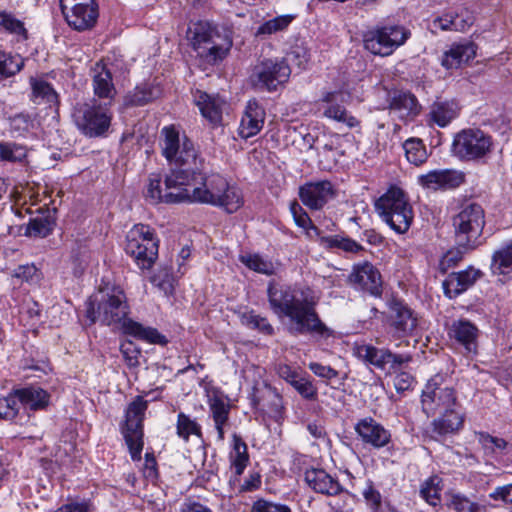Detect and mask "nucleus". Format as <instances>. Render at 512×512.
I'll return each mask as SVG.
<instances>
[{
    "label": "nucleus",
    "instance_id": "obj_1",
    "mask_svg": "<svg viewBox=\"0 0 512 512\" xmlns=\"http://www.w3.org/2000/svg\"><path fill=\"white\" fill-rule=\"evenodd\" d=\"M267 294L273 312L289 319L291 333L312 334L323 339L333 335V331L321 321L316 311L318 299L309 287L296 288L270 283Z\"/></svg>",
    "mask_w": 512,
    "mask_h": 512
},
{
    "label": "nucleus",
    "instance_id": "obj_2",
    "mask_svg": "<svg viewBox=\"0 0 512 512\" xmlns=\"http://www.w3.org/2000/svg\"><path fill=\"white\" fill-rule=\"evenodd\" d=\"M186 38L200 61L209 65L222 62L233 46L230 31L208 21L191 23Z\"/></svg>",
    "mask_w": 512,
    "mask_h": 512
},
{
    "label": "nucleus",
    "instance_id": "obj_3",
    "mask_svg": "<svg viewBox=\"0 0 512 512\" xmlns=\"http://www.w3.org/2000/svg\"><path fill=\"white\" fill-rule=\"evenodd\" d=\"M128 313L125 293L119 287H112L91 296L86 308V316L91 323L98 321L105 325L121 323Z\"/></svg>",
    "mask_w": 512,
    "mask_h": 512
},
{
    "label": "nucleus",
    "instance_id": "obj_4",
    "mask_svg": "<svg viewBox=\"0 0 512 512\" xmlns=\"http://www.w3.org/2000/svg\"><path fill=\"white\" fill-rule=\"evenodd\" d=\"M375 209L382 220L399 234L406 233L414 219L408 196L396 186L390 187L377 199Z\"/></svg>",
    "mask_w": 512,
    "mask_h": 512
},
{
    "label": "nucleus",
    "instance_id": "obj_5",
    "mask_svg": "<svg viewBox=\"0 0 512 512\" xmlns=\"http://www.w3.org/2000/svg\"><path fill=\"white\" fill-rule=\"evenodd\" d=\"M162 155L170 165L180 168L202 167L203 160L198 156L193 142L173 126H165L161 130Z\"/></svg>",
    "mask_w": 512,
    "mask_h": 512
},
{
    "label": "nucleus",
    "instance_id": "obj_6",
    "mask_svg": "<svg viewBox=\"0 0 512 512\" xmlns=\"http://www.w3.org/2000/svg\"><path fill=\"white\" fill-rule=\"evenodd\" d=\"M158 248L159 239L150 226L136 224L128 231L125 251L140 269L152 268L158 258Z\"/></svg>",
    "mask_w": 512,
    "mask_h": 512
},
{
    "label": "nucleus",
    "instance_id": "obj_7",
    "mask_svg": "<svg viewBox=\"0 0 512 512\" xmlns=\"http://www.w3.org/2000/svg\"><path fill=\"white\" fill-rule=\"evenodd\" d=\"M484 225V210L481 205L476 203L463 205L453 218L457 240L466 249H473L478 245Z\"/></svg>",
    "mask_w": 512,
    "mask_h": 512
},
{
    "label": "nucleus",
    "instance_id": "obj_8",
    "mask_svg": "<svg viewBox=\"0 0 512 512\" xmlns=\"http://www.w3.org/2000/svg\"><path fill=\"white\" fill-rule=\"evenodd\" d=\"M421 404L427 416L434 415L441 409L461 407L454 386L443 374H436L428 380L422 391Z\"/></svg>",
    "mask_w": 512,
    "mask_h": 512
},
{
    "label": "nucleus",
    "instance_id": "obj_9",
    "mask_svg": "<svg viewBox=\"0 0 512 512\" xmlns=\"http://www.w3.org/2000/svg\"><path fill=\"white\" fill-rule=\"evenodd\" d=\"M409 29L400 25L377 27L363 35L364 48L382 57L391 55L410 38Z\"/></svg>",
    "mask_w": 512,
    "mask_h": 512
},
{
    "label": "nucleus",
    "instance_id": "obj_10",
    "mask_svg": "<svg viewBox=\"0 0 512 512\" xmlns=\"http://www.w3.org/2000/svg\"><path fill=\"white\" fill-rule=\"evenodd\" d=\"M148 402L142 396H136L127 406L125 421L121 432L129 448L132 460L139 461L143 449V420Z\"/></svg>",
    "mask_w": 512,
    "mask_h": 512
},
{
    "label": "nucleus",
    "instance_id": "obj_11",
    "mask_svg": "<svg viewBox=\"0 0 512 512\" xmlns=\"http://www.w3.org/2000/svg\"><path fill=\"white\" fill-rule=\"evenodd\" d=\"M73 118L78 129L86 136L99 137L109 129L112 113L107 103H85L75 108Z\"/></svg>",
    "mask_w": 512,
    "mask_h": 512
},
{
    "label": "nucleus",
    "instance_id": "obj_12",
    "mask_svg": "<svg viewBox=\"0 0 512 512\" xmlns=\"http://www.w3.org/2000/svg\"><path fill=\"white\" fill-rule=\"evenodd\" d=\"M452 147L454 154L462 160H479L492 151L493 140L480 129H464L456 134Z\"/></svg>",
    "mask_w": 512,
    "mask_h": 512
},
{
    "label": "nucleus",
    "instance_id": "obj_13",
    "mask_svg": "<svg viewBox=\"0 0 512 512\" xmlns=\"http://www.w3.org/2000/svg\"><path fill=\"white\" fill-rule=\"evenodd\" d=\"M61 12L72 29L83 32L92 29L99 17L96 0H59Z\"/></svg>",
    "mask_w": 512,
    "mask_h": 512
},
{
    "label": "nucleus",
    "instance_id": "obj_14",
    "mask_svg": "<svg viewBox=\"0 0 512 512\" xmlns=\"http://www.w3.org/2000/svg\"><path fill=\"white\" fill-rule=\"evenodd\" d=\"M355 354L362 361L388 373L397 372L413 359L409 353H393L388 348H377L370 344L357 345Z\"/></svg>",
    "mask_w": 512,
    "mask_h": 512
},
{
    "label": "nucleus",
    "instance_id": "obj_15",
    "mask_svg": "<svg viewBox=\"0 0 512 512\" xmlns=\"http://www.w3.org/2000/svg\"><path fill=\"white\" fill-rule=\"evenodd\" d=\"M291 69L285 59H264L255 65L252 84L260 89L275 91L289 80Z\"/></svg>",
    "mask_w": 512,
    "mask_h": 512
},
{
    "label": "nucleus",
    "instance_id": "obj_16",
    "mask_svg": "<svg viewBox=\"0 0 512 512\" xmlns=\"http://www.w3.org/2000/svg\"><path fill=\"white\" fill-rule=\"evenodd\" d=\"M199 167H175L166 175L164 183L167 184V199L169 204L191 203L192 189L195 187Z\"/></svg>",
    "mask_w": 512,
    "mask_h": 512
},
{
    "label": "nucleus",
    "instance_id": "obj_17",
    "mask_svg": "<svg viewBox=\"0 0 512 512\" xmlns=\"http://www.w3.org/2000/svg\"><path fill=\"white\" fill-rule=\"evenodd\" d=\"M195 187L191 190V203L209 204L214 206L219 201L220 192L224 189L225 178L219 174L207 175L204 165L199 167Z\"/></svg>",
    "mask_w": 512,
    "mask_h": 512
},
{
    "label": "nucleus",
    "instance_id": "obj_18",
    "mask_svg": "<svg viewBox=\"0 0 512 512\" xmlns=\"http://www.w3.org/2000/svg\"><path fill=\"white\" fill-rule=\"evenodd\" d=\"M336 197V190L328 180L308 182L299 188L301 202L311 210H320Z\"/></svg>",
    "mask_w": 512,
    "mask_h": 512
},
{
    "label": "nucleus",
    "instance_id": "obj_19",
    "mask_svg": "<svg viewBox=\"0 0 512 512\" xmlns=\"http://www.w3.org/2000/svg\"><path fill=\"white\" fill-rule=\"evenodd\" d=\"M339 102H343L341 90L324 91L320 98V103L323 105V116L342 123L348 128L358 127L360 121L350 114Z\"/></svg>",
    "mask_w": 512,
    "mask_h": 512
},
{
    "label": "nucleus",
    "instance_id": "obj_20",
    "mask_svg": "<svg viewBox=\"0 0 512 512\" xmlns=\"http://www.w3.org/2000/svg\"><path fill=\"white\" fill-rule=\"evenodd\" d=\"M348 281L357 289L366 291L371 295L381 294V274L376 267L367 261L353 266Z\"/></svg>",
    "mask_w": 512,
    "mask_h": 512
},
{
    "label": "nucleus",
    "instance_id": "obj_21",
    "mask_svg": "<svg viewBox=\"0 0 512 512\" xmlns=\"http://www.w3.org/2000/svg\"><path fill=\"white\" fill-rule=\"evenodd\" d=\"M355 432L364 444L380 449L391 442V433L372 417L360 419L355 424Z\"/></svg>",
    "mask_w": 512,
    "mask_h": 512
},
{
    "label": "nucleus",
    "instance_id": "obj_22",
    "mask_svg": "<svg viewBox=\"0 0 512 512\" xmlns=\"http://www.w3.org/2000/svg\"><path fill=\"white\" fill-rule=\"evenodd\" d=\"M388 323L392 336L401 338L413 333L417 327V317L407 305L393 302L390 305Z\"/></svg>",
    "mask_w": 512,
    "mask_h": 512
},
{
    "label": "nucleus",
    "instance_id": "obj_23",
    "mask_svg": "<svg viewBox=\"0 0 512 512\" xmlns=\"http://www.w3.org/2000/svg\"><path fill=\"white\" fill-rule=\"evenodd\" d=\"M465 176L462 172L442 169L432 170L418 176V183L425 189H453L464 183Z\"/></svg>",
    "mask_w": 512,
    "mask_h": 512
},
{
    "label": "nucleus",
    "instance_id": "obj_24",
    "mask_svg": "<svg viewBox=\"0 0 512 512\" xmlns=\"http://www.w3.org/2000/svg\"><path fill=\"white\" fill-rule=\"evenodd\" d=\"M450 339L465 349L466 353L476 354L478 349L479 329L467 319L453 321L448 330Z\"/></svg>",
    "mask_w": 512,
    "mask_h": 512
},
{
    "label": "nucleus",
    "instance_id": "obj_25",
    "mask_svg": "<svg viewBox=\"0 0 512 512\" xmlns=\"http://www.w3.org/2000/svg\"><path fill=\"white\" fill-rule=\"evenodd\" d=\"M265 116L264 108L255 99L249 100L241 118L239 135L244 139L257 135L263 128Z\"/></svg>",
    "mask_w": 512,
    "mask_h": 512
},
{
    "label": "nucleus",
    "instance_id": "obj_26",
    "mask_svg": "<svg viewBox=\"0 0 512 512\" xmlns=\"http://www.w3.org/2000/svg\"><path fill=\"white\" fill-rule=\"evenodd\" d=\"M305 481L316 493L328 496H337L343 490L338 479L323 469H309L305 472Z\"/></svg>",
    "mask_w": 512,
    "mask_h": 512
},
{
    "label": "nucleus",
    "instance_id": "obj_27",
    "mask_svg": "<svg viewBox=\"0 0 512 512\" xmlns=\"http://www.w3.org/2000/svg\"><path fill=\"white\" fill-rule=\"evenodd\" d=\"M477 46L470 41L454 43L443 53L441 65L446 69H458L476 57Z\"/></svg>",
    "mask_w": 512,
    "mask_h": 512
},
{
    "label": "nucleus",
    "instance_id": "obj_28",
    "mask_svg": "<svg viewBox=\"0 0 512 512\" xmlns=\"http://www.w3.org/2000/svg\"><path fill=\"white\" fill-rule=\"evenodd\" d=\"M194 102L202 116L211 124L218 125L221 123L223 107L225 105V101L222 98L197 90L194 93Z\"/></svg>",
    "mask_w": 512,
    "mask_h": 512
},
{
    "label": "nucleus",
    "instance_id": "obj_29",
    "mask_svg": "<svg viewBox=\"0 0 512 512\" xmlns=\"http://www.w3.org/2000/svg\"><path fill=\"white\" fill-rule=\"evenodd\" d=\"M389 107L400 119L406 121L413 120L421 111V106L415 95L404 91L396 92L393 95Z\"/></svg>",
    "mask_w": 512,
    "mask_h": 512
},
{
    "label": "nucleus",
    "instance_id": "obj_30",
    "mask_svg": "<svg viewBox=\"0 0 512 512\" xmlns=\"http://www.w3.org/2000/svg\"><path fill=\"white\" fill-rule=\"evenodd\" d=\"M481 276V272L474 268H469L458 273H452L443 282V289L446 296L454 298L468 287L474 284V282Z\"/></svg>",
    "mask_w": 512,
    "mask_h": 512
},
{
    "label": "nucleus",
    "instance_id": "obj_31",
    "mask_svg": "<svg viewBox=\"0 0 512 512\" xmlns=\"http://www.w3.org/2000/svg\"><path fill=\"white\" fill-rule=\"evenodd\" d=\"M442 410L443 413L431 423L433 432L441 436L458 432L464 424V414L460 411V407Z\"/></svg>",
    "mask_w": 512,
    "mask_h": 512
},
{
    "label": "nucleus",
    "instance_id": "obj_32",
    "mask_svg": "<svg viewBox=\"0 0 512 512\" xmlns=\"http://www.w3.org/2000/svg\"><path fill=\"white\" fill-rule=\"evenodd\" d=\"M93 88L94 93L101 99H105L104 103L111 106L112 99L116 93L112 83V75L110 71L102 63H96L93 68Z\"/></svg>",
    "mask_w": 512,
    "mask_h": 512
},
{
    "label": "nucleus",
    "instance_id": "obj_33",
    "mask_svg": "<svg viewBox=\"0 0 512 512\" xmlns=\"http://www.w3.org/2000/svg\"><path fill=\"white\" fill-rule=\"evenodd\" d=\"M123 332L139 340L153 344H166V339L155 328L145 327L131 319H124L122 322Z\"/></svg>",
    "mask_w": 512,
    "mask_h": 512
},
{
    "label": "nucleus",
    "instance_id": "obj_34",
    "mask_svg": "<svg viewBox=\"0 0 512 512\" xmlns=\"http://www.w3.org/2000/svg\"><path fill=\"white\" fill-rule=\"evenodd\" d=\"M17 402L31 410L45 408L49 403V394L39 387H27L15 390Z\"/></svg>",
    "mask_w": 512,
    "mask_h": 512
},
{
    "label": "nucleus",
    "instance_id": "obj_35",
    "mask_svg": "<svg viewBox=\"0 0 512 512\" xmlns=\"http://www.w3.org/2000/svg\"><path fill=\"white\" fill-rule=\"evenodd\" d=\"M243 205L244 197L242 191L238 187L230 185L225 179L224 189L220 192L219 201H216L214 206L223 208L228 213H234Z\"/></svg>",
    "mask_w": 512,
    "mask_h": 512
},
{
    "label": "nucleus",
    "instance_id": "obj_36",
    "mask_svg": "<svg viewBox=\"0 0 512 512\" xmlns=\"http://www.w3.org/2000/svg\"><path fill=\"white\" fill-rule=\"evenodd\" d=\"M458 110L454 102H435L428 114L429 123L445 127L458 116Z\"/></svg>",
    "mask_w": 512,
    "mask_h": 512
},
{
    "label": "nucleus",
    "instance_id": "obj_37",
    "mask_svg": "<svg viewBox=\"0 0 512 512\" xmlns=\"http://www.w3.org/2000/svg\"><path fill=\"white\" fill-rule=\"evenodd\" d=\"M209 409L218 434V440H224V426L229 418L230 405L221 397L213 396L208 401Z\"/></svg>",
    "mask_w": 512,
    "mask_h": 512
},
{
    "label": "nucleus",
    "instance_id": "obj_38",
    "mask_svg": "<svg viewBox=\"0 0 512 512\" xmlns=\"http://www.w3.org/2000/svg\"><path fill=\"white\" fill-rule=\"evenodd\" d=\"M239 260L247 268L257 273H261L267 276H271L276 273V264L271 259L263 257L260 254H242L239 256Z\"/></svg>",
    "mask_w": 512,
    "mask_h": 512
},
{
    "label": "nucleus",
    "instance_id": "obj_39",
    "mask_svg": "<svg viewBox=\"0 0 512 512\" xmlns=\"http://www.w3.org/2000/svg\"><path fill=\"white\" fill-rule=\"evenodd\" d=\"M293 19L294 17L292 15L276 16L260 24L257 27L254 35L260 39H267L273 34L285 31Z\"/></svg>",
    "mask_w": 512,
    "mask_h": 512
},
{
    "label": "nucleus",
    "instance_id": "obj_40",
    "mask_svg": "<svg viewBox=\"0 0 512 512\" xmlns=\"http://www.w3.org/2000/svg\"><path fill=\"white\" fill-rule=\"evenodd\" d=\"M30 84L33 101L35 103H46L49 106L57 105L58 95L48 82L31 78Z\"/></svg>",
    "mask_w": 512,
    "mask_h": 512
},
{
    "label": "nucleus",
    "instance_id": "obj_41",
    "mask_svg": "<svg viewBox=\"0 0 512 512\" xmlns=\"http://www.w3.org/2000/svg\"><path fill=\"white\" fill-rule=\"evenodd\" d=\"M167 184L162 187V177L158 173H151L148 176L145 198L152 204L169 203L167 197Z\"/></svg>",
    "mask_w": 512,
    "mask_h": 512
},
{
    "label": "nucleus",
    "instance_id": "obj_42",
    "mask_svg": "<svg viewBox=\"0 0 512 512\" xmlns=\"http://www.w3.org/2000/svg\"><path fill=\"white\" fill-rule=\"evenodd\" d=\"M231 467L234 469L236 476H240L248 462L249 456L247 452V445L240 436L233 435V451L230 454Z\"/></svg>",
    "mask_w": 512,
    "mask_h": 512
},
{
    "label": "nucleus",
    "instance_id": "obj_43",
    "mask_svg": "<svg viewBox=\"0 0 512 512\" xmlns=\"http://www.w3.org/2000/svg\"><path fill=\"white\" fill-rule=\"evenodd\" d=\"M491 270L498 275L508 274L512 271V241L494 252Z\"/></svg>",
    "mask_w": 512,
    "mask_h": 512
},
{
    "label": "nucleus",
    "instance_id": "obj_44",
    "mask_svg": "<svg viewBox=\"0 0 512 512\" xmlns=\"http://www.w3.org/2000/svg\"><path fill=\"white\" fill-rule=\"evenodd\" d=\"M406 159L409 163L420 166L428 159V153L423 141L419 138H409L403 143Z\"/></svg>",
    "mask_w": 512,
    "mask_h": 512
},
{
    "label": "nucleus",
    "instance_id": "obj_45",
    "mask_svg": "<svg viewBox=\"0 0 512 512\" xmlns=\"http://www.w3.org/2000/svg\"><path fill=\"white\" fill-rule=\"evenodd\" d=\"M23 66L24 59L20 55L0 51V80L14 76Z\"/></svg>",
    "mask_w": 512,
    "mask_h": 512
},
{
    "label": "nucleus",
    "instance_id": "obj_46",
    "mask_svg": "<svg viewBox=\"0 0 512 512\" xmlns=\"http://www.w3.org/2000/svg\"><path fill=\"white\" fill-rule=\"evenodd\" d=\"M0 26L10 34H13L18 41H23L28 38V33L24 27V23L11 13L0 11Z\"/></svg>",
    "mask_w": 512,
    "mask_h": 512
},
{
    "label": "nucleus",
    "instance_id": "obj_47",
    "mask_svg": "<svg viewBox=\"0 0 512 512\" xmlns=\"http://www.w3.org/2000/svg\"><path fill=\"white\" fill-rule=\"evenodd\" d=\"M177 435L185 441H188L191 435L201 437V426L190 416L180 412L177 417Z\"/></svg>",
    "mask_w": 512,
    "mask_h": 512
},
{
    "label": "nucleus",
    "instance_id": "obj_48",
    "mask_svg": "<svg viewBox=\"0 0 512 512\" xmlns=\"http://www.w3.org/2000/svg\"><path fill=\"white\" fill-rule=\"evenodd\" d=\"M475 435L487 454H501L508 446L503 438L494 437L486 432H477Z\"/></svg>",
    "mask_w": 512,
    "mask_h": 512
},
{
    "label": "nucleus",
    "instance_id": "obj_49",
    "mask_svg": "<svg viewBox=\"0 0 512 512\" xmlns=\"http://www.w3.org/2000/svg\"><path fill=\"white\" fill-rule=\"evenodd\" d=\"M470 19L464 20L460 18L458 15H443L441 17L436 18L433 21V27L435 29H440L443 31L446 30H455V31H463L466 27L470 26Z\"/></svg>",
    "mask_w": 512,
    "mask_h": 512
},
{
    "label": "nucleus",
    "instance_id": "obj_50",
    "mask_svg": "<svg viewBox=\"0 0 512 512\" xmlns=\"http://www.w3.org/2000/svg\"><path fill=\"white\" fill-rule=\"evenodd\" d=\"M440 483L438 476H431L421 486L420 494L430 505L436 506L440 501Z\"/></svg>",
    "mask_w": 512,
    "mask_h": 512
},
{
    "label": "nucleus",
    "instance_id": "obj_51",
    "mask_svg": "<svg viewBox=\"0 0 512 512\" xmlns=\"http://www.w3.org/2000/svg\"><path fill=\"white\" fill-rule=\"evenodd\" d=\"M2 148L1 161L16 163L24 161L27 157L26 148L20 144L2 142Z\"/></svg>",
    "mask_w": 512,
    "mask_h": 512
},
{
    "label": "nucleus",
    "instance_id": "obj_52",
    "mask_svg": "<svg viewBox=\"0 0 512 512\" xmlns=\"http://www.w3.org/2000/svg\"><path fill=\"white\" fill-rule=\"evenodd\" d=\"M326 245L330 248H339L345 252L357 253L363 250V247L350 238L340 236H330L324 239Z\"/></svg>",
    "mask_w": 512,
    "mask_h": 512
},
{
    "label": "nucleus",
    "instance_id": "obj_53",
    "mask_svg": "<svg viewBox=\"0 0 512 512\" xmlns=\"http://www.w3.org/2000/svg\"><path fill=\"white\" fill-rule=\"evenodd\" d=\"M242 321L248 327L257 329L266 335H272L274 333V329L268 320L253 312L245 313L242 316Z\"/></svg>",
    "mask_w": 512,
    "mask_h": 512
},
{
    "label": "nucleus",
    "instance_id": "obj_54",
    "mask_svg": "<svg viewBox=\"0 0 512 512\" xmlns=\"http://www.w3.org/2000/svg\"><path fill=\"white\" fill-rule=\"evenodd\" d=\"M18 411L19 406L15 391L6 397L0 398V419L12 420L17 416Z\"/></svg>",
    "mask_w": 512,
    "mask_h": 512
},
{
    "label": "nucleus",
    "instance_id": "obj_55",
    "mask_svg": "<svg viewBox=\"0 0 512 512\" xmlns=\"http://www.w3.org/2000/svg\"><path fill=\"white\" fill-rule=\"evenodd\" d=\"M51 230L47 220L33 219L29 222L25 234L30 237L44 238L51 233Z\"/></svg>",
    "mask_w": 512,
    "mask_h": 512
},
{
    "label": "nucleus",
    "instance_id": "obj_56",
    "mask_svg": "<svg viewBox=\"0 0 512 512\" xmlns=\"http://www.w3.org/2000/svg\"><path fill=\"white\" fill-rule=\"evenodd\" d=\"M13 277L28 283H37L40 279V272L33 264L20 265L14 270Z\"/></svg>",
    "mask_w": 512,
    "mask_h": 512
},
{
    "label": "nucleus",
    "instance_id": "obj_57",
    "mask_svg": "<svg viewBox=\"0 0 512 512\" xmlns=\"http://www.w3.org/2000/svg\"><path fill=\"white\" fill-rule=\"evenodd\" d=\"M153 90L147 86H138L129 97V102L135 106H142L155 98Z\"/></svg>",
    "mask_w": 512,
    "mask_h": 512
},
{
    "label": "nucleus",
    "instance_id": "obj_58",
    "mask_svg": "<svg viewBox=\"0 0 512 512\" xmlns=\"http://www.w3.org/2000/svg\"><path fill=\"white\" fill-rule=\"evenodd\" d=\"M151 283L162 290L166 295L173 290L172 276L167 269L159 270L151 277Z\"/></svg>",
    "mask_w": 512,
    "mask_h": 512
},
{
    "label": "nucleus",
    "instance_id": "obj_59",
    "mask_svg": "<svg viewBox=\"0 0 512 512\" xmlns=\"http://www.w3.org/2000/svg\"><path fill=\"white\" fill-rule=\"evenodd\" d=\"M291 386L305 399L314 400L317 397V388L306 378H297Z\"/></svg>",
    "mask_w": 512,
    "mask_h": 512
},
{
    "label": "nucleus",
    "instance_id": "obj_60",
    "mask_svg": "<svg viewBox=\"0 0 512 512\" xmlns=\"http://www.w3.org/2000/svg\"><path fill=\"white\" fill-rule=\"evenodd\" d=\"M362 495L373 512H379L382 504V496L378 490H376L371 482L367 484L362 492Z\"/></svg>",
    "mask_w": 512,
    "mask_h": 512
},
{
    "label": "nucleus",
    "instance_id": "obj_61",
    "mask_svg": "<svg viewBox=\"0 0 512 512\" xmlns=\"http://www.w3.org/2000/svg\"><path fill=\"white\" fill-rule=\"evenodd\" d=\"M251 512H291L287 505L258 499L251 507Z\"/></svg>",
    "mask_w": 512,
    "mask_h": 512
},
{
    "label": "nucleus",
    "instance_id": "obj_62",
    "mask_svg": "<svg viewBox=\"0 0 512 512\" xmlns=\"http://www.w3.org/2000/svg\"><path fill=\"white\" fill-rule=\"evenodd\" d=\"M121 352L125 363L131 367L139 365L140 350L134 345L133 342H125L121 345Z\"/></svg>",
    "mask_w": 512,
    "mask_h": 512
},
{
    "label": "nucleus",
    "instance_id": "obj_63",
    "mask_svg": "<svg viewBox=\"0 0 512 512\" xmlns=\"http://www.w3.org/2000/svg\"><path fill=\"white\" fill-rule=\"evenodd\" d=\"M290 211L293 215L294 221L297 226L307 229L312 226V221L308 214L303 210L299 203L293 201L290 204Z\"/></svg>",
    "mask_w": 512,
    "mask_h": 512
},
{
    "label": "nucleus",
    "instance_id": "obj_64",
    "mask_svg": "<svg viewBox=\"0 0 512 512\" xmlns=\"http://www.w3.org/2000/svg\"><path fill=\"white\" fill-rule=\"evenodd\" d=\"M450 506L456 512H477L479 508L476 503L460 495L452 496Z\"/></svg>",
    "mask_w": 512,
    "mask_h": 512
}]
</instances>
